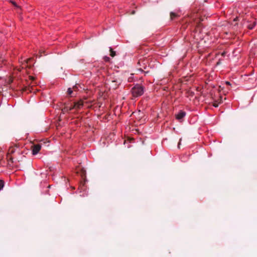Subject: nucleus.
I'll return each mask as SVG.
<instances>
[{"label":"nucleus","instance_id":"f257e3e1","mask_svg":"<svg viewBox=\"0 0 257 257\" xmlns=\"http://www.w3.org/2000/svg\"><path fill=\"white\" fill-rule=\"evenodd\" d=\"M131 92L134 97L140 96L144 93V87L140 84H136L132 88Z\"/></svg>","mask_w":257,"mask_h":257},{"label":"nucleus","instance_id":"f03ea898","mask_svg":"<svg viewBox=\"0 0 257 257\" xmlns=\"http://www.w3.org/2000/svg\"><path fill=\"white\" fill-rule=\"evenodd\" d=\"M29 80H30L31 81V83L28 84L29 85L28 87H25V88L23 90L27 91V90H28L29 91L32 92V90H33V85L31 86V84H32V82L35 80V78L33 76H29Z\"/></svg>","mask_w":257,"mask_h":257},{"label":"nucleus","instance_id":"7ed1b4c3","mask_svg":"<svg viewBox=\"0 0 257 257\" xmlns=\"http://www.w3.org/2000/svg\"><path fill=\"white\" fill-rule=\"evenodd\" d=\"M41 148V146L40 144L34 145L32 147V152L33 155H36L40 151Z\"/></svg>","mask_w":257,"mask_h":257},{"label":"nucleus","instance_id":"20e7f679","mask_svg":"<svg viewBox=\"0 0 257 257\" xmlns=\"http://www.w3.org/2000/svg\"><path fill=\"white\" fill-rule=\"evenodd\" d=\"M83 105V103L82 100L76 102L74 103L73 107H75V109H80Z\"/></svg>","mask_w":257,"mask_h":257},{"label":"nucleus","instance_id":"39448f33","mask_svg":"<svg viewBox=\"0 0 257 257\" xmlns=\"http://www.w3.org/2000/svg\"><path fill=\"white\" fill-rule=\"evenodd\" d=\"M186 115V112L184 111L181 110L177 115L176 118L178 120H181Z\"/></svg>","mask_w":257,"mask_h":257},{"label":"nucleus","instance_id":"423d86ee","mask_svg":"<svg viewBox=\"0 0 257 257\" xmlns=\"http://www.w3.org/2000/svg\"><path fill=\"white\" fill-rule=\"evenodd\" d=\"M16 148L17 147L16 146H12V147H10L9 150H8V154L7 155H12L13 154H14L16 151Z\"/></svg>","mask_w":257,"mask_h":257},{"label":"nucleus","instance_id":"0eeeda50","mask_svg":"<svg viewBox=\"0 0 257 257\" xmlns=\"http://www.w3.org/2000/svg\"><path fill=\"white\" fill-rule=\"evenodd\" d=\"M67 93L68 94L70 95L71 97L74 96L76 95V93L74 92L73 89L71 88H69L68 89Z\"/></svg>","mask_w":257,"mask_h":257},{"label":"nucleus","instance_id":"6e6552de","mask_svg":"<svg viewBox=\"0 0 257 257\" xmlns=\"http://www.w3.org/2000/svg\"><path fill=\"white\" fill-rule=\"evenodd\" d=\"M179 17L178 15L174 12H171L170 14V19L173 20Z\"/></svg>","mask_w":257,"mask_h":257},{"label":"nucleus","instance_id":"1a4fd4ad","mask_svg":"<svg viewBox=\"0 0 257 257\" xmlns=\"http://www.w3.org/2000/svg\"><path fill=\"white\" fill-rule=\"evenodd\" d=\"M33 60V58H30L28 59H27L25 61H26V64H25V65L26 67H28L29 68H31V65L30 64V62Z\"/></svg>","mask_w":257,"mask_h":257},{"label":"nucleus","instance_id":"9d476101","mask_svg":"<svg viewBox=\"0 0 257 257\" xmlns=\"http://www.w3.org/2000/svg\"><path fill=\"white\" fill-rule=\"evenodd\" d=\"M109 51H110V55L112 57H113L115 56V55H116L115 52L114 51L111 47L109 48Z\"/></svg>","mask_w":257,"mask_h":257},{"label":"nucleus","instance_id":"9b49d317","mask_svg":"<svg viewBox=\"0 0 257 257\" xmlns=\"http://www.w3.org/2000/svg\"><path fill=\"white\" fill-rule=\"evenodd\" d=\"M80 174H81V176L82 178H83L85 177L86 171L84 169H81Z\"/></svg>","mask_w":257,"mask_h":257},{"label":"nucleus","instance_id":"f8f14e48","mask_svg":"<svg viewBox=\"0 0 257 257\" xmlns=\"http://www.w3.org/2000/svg\"><path fill=\"white\" fill-rule=\"evenodd\" d=\"M256 25V22H253L252 24H249L247 26L248 29L252 30Z\"/></svg>","mask_w":257,"mask_h":257},{"label":"nucleus","instance_id":"ddd939ff","mask_svg":"<svg viewBox=\"0 0 257 257\" xmlns=\"http://www.w3.org/2000/svg\"><path fill=\"white\" fill-rule=\"evenodd\" d=\"M62 111L64 112H68L69 111V106L65 105L64 108L62 109Z\"/></svg>","mask_w":257,"mask_h":257},{"label":"nucleus","instance_id":"4468645a","mask_svg":"<svg viewBox=\"0 0 257 257\" xmlns=\"http://www.w3.org/2000/svg\"><path fill=\"white\" fill-rule=\"evenodd\" d=\"M5 182L3 180H0V191L3 188Z\"/></svg>","mask_w":257,"mask_h":257},{"label":"nucleus","instance_id":"2eb2a0df","mask_svg":"<svg viewBox=\"0 0 257 257\" xmlns=\"http://www.w3.org/2000/svg\"><path fill=\"white\" fill-rule=\"evenodd\" d=\"M7 159L9 161L13 162V158L10 155H7Z\"/></svg>","mask_w":257,"mask_h":257},{"label":"nucleus","instance_id":"dca6fc26","mask_svg":"<svg viewBox=\"0 0 257 257\" xmlns=\"http://www.w3.org/2000/svg\"><path fill=\"white\" fill-rule=\"evenodd\" d=\"M11 3L14 5L15 6L16 8H20V7L19 6H18L17 5V4L14 2V1H11Z\"/></svg>","mask_w":257,"mask_h":257},{"label":"nucleus","instance_id":"f3484780","mask_svg":"<svg viewBox=\"0 0 257 257\" xmlns=\"http://www.w3.org/2000/svg\"><path fill=\"white\" fill-rule=\"evenodd\" d=\"M78 86L77 85H75L73 87L72 89H73V91L75 92L78 90Z\"/></svg>","mask_w":257,"mask_h":257},{"label":"nucleus","instance_id":"a211bd4d","mask_svg":"<svg viewBox=\"0 0 257 257\" xmlns=\"http://www.w3.org/2000/svg\"><path fill=\"white\" fill-rule=\"evenodd\" d=\"M104 60L105 61L108 62V61H109L110 58H109L108 57H107V56H105V57H104Z\"/></svg>","mask_w":257,"mask_h":257},{"label":"nucleus","instance_id":"6ab92c4d","mask_svg":"<svg viewBox=\"0 0 257 257\" xmlns=\"http://www.w3.org/2000/svg\"><path fill=\"white\" fill-rule=\"evenodd\" d=\"M73 109H75V107H73V105H71V106H69V111H71V110H72Z\"/></svg>","mask_w":257,"mask_h":257},{"label":"nucleus","instance_id":"aec40b11","mask_svg":"<svg viewBox=\"0 0 257 257\" xmlns=\"http://www.w3.org/2000/svg\"><path fill=\"white\" fill-rule=\"evenodd\" d=\"M144 69H146V67L145 66H144L143 68H140L138 69L139 70L141 71H143L144 70Z\"/></svg>","mask_w":257,"mask_h":257},{"label":"nucleus","instance_id":"412c9836","mask_svg":"<svg viewBox=\"0 0 257 257\" xmlns=\"http://www.w3.org/2000/svg\"><path fill=\"white\" fill-rule=\"evenodd\" d=\"M213 106H214V107H218V103H217L216 102H214V103H213Z\"/></svg>","mask_w":257,"mask_h":257},{"label":"nucleus","instance_id":"4be33fe9","mask_svg":"<svg viewBox=\"0 0 257 257\" xmlns=\"http://www.w3.org/2000/svg\"><path fill=\"white\" fill-rule=\"evenodd\" d=\"M225 84H226V85H231V84H230V82H229V81H226V82H225Z\"/></svg>","mask_w":257,"mask_h":257},{"label":"nucleus","instance_id":"5701e85b","mask_svg":"<svg viewBox=\"0 0 257 257\" xmlns=\"http://www.w3.org/2000/svg\"><path fill=\"white\" fill-rule=\"evenodd\" d=\"M181 140H182L181 139H180V140H179V143H178V147H179V148L180 147V144H181Z\"/></svg>","mask_w":257,"mask_h":257},{"label":"nucleus","instance_id":"b1692460","mask_svg":"<svg viewBox=\"0 0 257 257\" xmlns=\"http://www.w3.org/2000/svg\"><path fill=\"white\" fill-rule=\"evenodd\" d=\"M141 61H139L138 62V64H139V65H141Z\"/></svg>","mask_w":257,"mask_h":257},{"label":"nucleus","instance_id":"393cba45","mask_svg":"<svg viewBox=\"0 0 257 257\" xmlns=\"http://www.w3.org/2000/svg\"><path fill=\"white\" fill-rule=\"evenodd\" d=\"M220 64V61H218V62L217 63V65H219V64Z\"/></svg>","mask_w":257,"mask_h":257},{"label":"nucleus","instance_id":"a878e982","mask_svg":"<svg viewBox=\"0 0 257 257\" xmlns=\"http://www.w3.org/2000/svg\"><path fill=\"white\" fill-rule=\"evenodd\" d=\"M135 11H133V12H132V14H135Z\"/></svg>","mask_w":257,"mask_h":257}]
</instances>
